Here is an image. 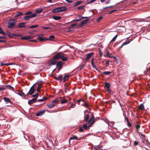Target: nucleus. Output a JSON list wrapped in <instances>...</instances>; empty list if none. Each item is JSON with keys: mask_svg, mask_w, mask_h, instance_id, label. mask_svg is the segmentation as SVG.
<instances>
[{"mask_svg": "<svg viewBox=\"0 0 150 150\" xmlns=\"http://www.w3.org/2000/svg\"><path fill=\"white\" fill-rule=\"evenodd\" d=\"M16 22V20L14 19L9 20L7 23L8 28L10 29L14 28Z\"/></svg>", "mask_w": 150, "mask_h": 150, "instance_id": "nucleus-1", "label": "nucleus"}, {"mask_svg": "<svg viewBox=\"0 0 150 150\" xmlns=\"http://www.w3.org/2000/svg\"><path fill=\"white\" fill-rule=\"evenodd\" d=\"M67 8L65 6L60 7L54 9L52 11L54 13H58L67 10Z\"/></svg>", "mask_w": 150, "mask_h": 150, "instance_id": "nucleus-2", "label": "nucleus"}, {"mask_svg": "<svg viewBox=\"0 0 150 150\" xmlns=\"http://www.w3.org/2000/svg\"><path fill=\"white\" fill-rule=\"evenodd\" d=\"M37 15V13L35 12L32 14L30 15H28L24 17V19L26 20H28L30 19L34 18Z\"/></svg>", "mask_w": 150, "mask_h": 150, "instance_id": "nucleus-3", "label": "nucleus"}, {"mask_svg": "<svg viewBox=\"0 0 150 150\" xmlns=\"http://www.w3.org/2000/svg\"><path fill=\"white\" fill-rule=\"evenodd\" d=\"M62 55V54L61 52H58L54 56L53 59L54 60H58L59 58H61Z\"/></svg>", "mask_w": 150, "mask_h": 150, "instance_id": "nucleus-4", "label": "nucleus"}, {"mask_svg": "<svg viewBox=\"0 0 150 150\" xmlns=\"http://www.w3.org/2000/svg\"><path fill=\"white\" fill-rule=\"evenodd\" d=\"M94 54L93 52H91L86 54V57L85 58V61H87Z\"/></svg>", "mask_w": 150, "mask_h": 150, "instance_id": "nucleus-5", "label": "nucleus"}, {"mask_svg": "<svg viewBox=\"0 0 150 150\" xmlns=\"http://www.w3.org/2000/svg\"><path fill=\"white\" fill-rule=\"evenodd\" d=\"M89 19H86L84 20L81 22V24L79 25V26H82L83 25L87 23L89 21Z\"/></svg>", "mask_w": 150, "mask_h": 150, "instance_id": "nucleus-6", "label": "nucleus"}, {"mask_svg": "<svg viewBox=\"0 0 150 150\" xmlns=\"http://www.w3.org/2000/svg\"><path fill=\"white\" fill-rule=\"evenodd\" d=\"M26 23H21L18 24L17 25V26L19 28H25V26L24 25Z\"/></svg>", "mask_w": 150, "mask_h": 150, "instance_id": "nucleus-7", "label": "nucleus"}, {"mask_svg": "<svg viewBox=\"0 0 150 150\" xmlns=\"http://www.w3.org/2000/svg\"><path fill=\"white\" fill-rule=\"evenodd\" d=\"M38 98H35L32 99L31 100H29L28 102V103L30 105L33 103Z\"/></svg>", "mask_w": 150, "mask_h": 150, "instance_id": "nucleus-8", "label": "nucleus"}, {"mask_svg": "<svg viewBox=\"0 0 150 150\" xmlns=\"http://www.w3.org/2000/svg\"><path fill=\"white\" fill-rule=\"evenodd\" d=\"M132 40V39H131V40H129L127 42H123V43L122 44V45H121V46L119 47V48L121 49V48H122V47L124 45H126L129 44V43Z\"/></svg>", "mask_w": 150, "mask_h": 150, "instance_id": "nucleus-9", "label": "nucleus"}, {"mask_svg": "<svg viewBox=\"0 0 150 150\" xmlns=\"http://www.w3.org/2000/svg\"><path fill=\"white\" fill-rule=\"evenodd\" d=\"M55 38V37L53 35H51L49 36V38L46 39L47 40H49L50 41H53L54 40V39Z\"/></svg>", "mask_w": 150, "mask_h": 150, "instance_id": "nucleus-10", "label": "nucleus"}, {"mask_svg": "<svg viewBox=\"0 0 150 150\" xmlns=\"http://www.w3.org/2000/svg\"><path fill=\"white\" fill-rule=\"evenodd\" d=\"M45 111L44 110L41 111L37 112L36 114V115L38 117L41 116L44 113Z\"/></svg>", "mask_w": 150, "mask_h": 150, "instance_id": "nucleus-11", "label": "nucleus"}, {"mask_svg": "<svg viewBox=\"0 0 150 150\" xmlns=\"http://www.w3.org/2000/svg\"><path fill=\"white\" fill-rule=\"evenodd\" d=\"M82 138L81 137H80V139H79L77 137L76 135H74L72 137H71L69 139V141L70 140H72L73 139H76L77 140H80L81 139V138Z\"/></svg>", "mask_w": 150, "mask_h": 150, "instance_id": "nucleus-12", "label": "nucleus"}, {"mask_svg": "<svg viewBox=\"0 0 150 150\" xmlns=\"http://www.w3.org/2000/svg\"><path fill=\"white\" fill-rule=\"evenodd\" d=\"M35 91V89H33V90H32L31 91H30V90H29V92L27 93V95H32L33 93H34V92Z\"/></svg>", "mask_w": 150, "mask_h": 150, "instance_id": "nucleus-13", "label": "nucleus"}, {"mask_svg": "<svg viewBox=\"0 0 150 150\" xmlns=\"http://www.w3.org/2000/svg\"><path fill=\"white\" fill-rule=\"evenodd\" d=\"M94 58H92L91 60V64L92 67L94 69H96V66L94 65Z\"/></svg>", "mask_w": 150, "mask_h": 150, "instance_id": "nucleus-14", "label": "nucleus"}, {"mask_svg": "<svg viewBox=\"0 0 150 150\" xmlns=\"http://www.w3.org/2000/svg\"><path fill=\"white\" fill-rule=\"evenodd\" d=\"M101 146L99 145L95 146L94 147V150H101Z\"/></svg>", "mask_w": 150, "mask_h": 150, "instance_id": "nucleus-15", "label": "nucleus"}, {"mask_svg": "<svg viewBox=\"0 0 150 150\" xmlns=\"http://www.w3.org/2000/svg\"><path fill=\"white\" fill-rule=\"evenodd\" d=\"M70 75H65L63 77V81L64 82L68 80L69 77L70 76Z\"/></svg>", "mask_w": 150, "mask_h": 150, "instance_id": "nucleus-16", "label": "nucleus"}, {"mask_svg": "<svg viewBox=\"0 0 150 150\" xmlns=\"http://www.w3.org/2000/svg\"><path fill=\"white\" fill-rule=\"evenodd\" d=\"M31 38L30 36H25L21 38L22 40H28Z\"/></svg>", "mask_w": 150, "mask_h": 150, "instance_id": "nucleus-17", "label": "nucleus"}, {"mask_svg": "<svg viewBox=\"0 0 150 150\" xmlns=\"http://www.w3.org/2000/svg\"><path fill=\"white\" fill-rule=\"evenodd\" d=\"M38 39L40 41H43L45 40H47L46 39L47 38H43L42 37L38 36Z\"/></svg>", "mask_w": 150, "mask_h": 150, "instance_id": "nucleus-18", "label": "nucleus"}, {"mask_svg": "<svg viewBox=\"0 0 150 150\" xmlns=\"http://www.w3.org/2000/svg\"><path fill=\"white\" fill-rule=\"evenodd\" d=\"M53 18L55 20H59L61 18V17L59 16H54L53 17Z\"/></svg>", "mask_w": 150, "mask_h": 150, "instance_id": "nucleus-19", "label": "nucleus"}, {"mask_svg": "<svg viewBox=\"0 0 150 150\" xmlns=\"http://www.w3.org/2000/svg\"><path fill=\"white\" fill-rule=\"evenodd\" d=\"M55 105L52 103H51L47 105V107L50 109H51Z\"/></svg>", "mask_w": 150, "mask_h": 150, "instance_id": "nucleus-20", "label": "nucleus"}, {"mask_svg": "<svg viewBox=\"0 0 150 150\" xmlns=\"http://www.w3.org/2000/svg\"><path fill=\"white\" fill-rule=\"evenodd\" d=\"M63 63L61 61H59L56 64L57 66L58 67H62Z\"/></svg>", "mask_w": 150, "mask_h": 150, "instance_id": "nucleus-21", "label": "nucleus"}, {"mask_svg": "<svg viewBox=\"0 0 150 150\" xmlns=\"http://www.w3.org/2000/svg\"><path fill=\"white\" fill-rule=\"evenodd\" d=\"M53 58L51 60V62L50 63V65H55L56 63V61H55Z\"/></svg>", "mask_w": 150, "mask_h": 150, "instance_id": "nucleus-22", "label": "nucleus"}, {"mask_svg": "<svg viewBox=\"0 0 150 150\" xmlns=\"http://www.w3.org/2000/svg\"><path fill=\"white\" fill-rule=\"evenodd\" d=\"M4 100L6 102L9 103H10L11 102V101L9 98H7L6 97H4Z\"/></svg>", "mask_w": 150, "mask_h": 150, "instance_id": "nucleus-23", "label": "nucleus"}, {"mask_svg": "<svg viewBox=\"0 0 150 150\" xmlns=\"http://www.w3.org/2000/svg\"><path fill=\"white\" fill-rule=\"evenodd\" d=\"M18 95L20 96H23L24 97H26L27 96V94L25 95L23 92H21L20 93H16Z\"/></svg>", "mask_w": 150, "mask_h": 150, "instance_id": "nucleus-24", "label": "nucleus"}, {"mask_svg": "<svg viewBox=\"0 0 150 150\" xmlns=\"http://www.w3.org/2000/svg\"><path fill=\"white\" fill-rule=\"evenodd\" d=\"M43 11V9L42 8H38V9H36V13H41Z\"/></svg>", "mask_w": 150, "mask_h": 150, "instance_id": "nucleus-25", "label": "nucleus"}, {"mask_svg": "<svg viewBox=\"0 0 150 150\" xmlns=\"http://www.w3.org/2000/svg\"><path fill=\"white\" fill-rule=\"evenodd\" d=\"M144 106L142 103L139 106V109L141 110H144Z\"/></svg>", "mask_w": 150, "mask_h": 150, "instance_id": "nucleus-26", "label": "nucleus"}, {"mask_svg": "<svg viewBox=\"0 0 150 150\" xmlns=\"http://www.w3.org/2000/svg\"><path fill=\"white\" fill-rule=\"evenodd\" d=\"M65 87L64 88L65 92L67 93V91H69V88L68 86L66 85V84H65Z\"/></svg>", "mask_w": 150, "mask_h": 150, "instance_id": "nucleus-27", "label": "nucleus"}, {"mask_svg": "<svg viewBox=\"0 0 150 150\" xmlns=\"http://www.w3.org/2000/svg\"><path fill=\"white\" fill-rule=\"evenodd\" d=\"M105 86L107 89H108L110 87V85L109 83L106 82L105 83Z\"/></svg>", "mask_w": 150, "mask_h": 150, "instance_id": "nucleus-28", "label": "nucleus"}, {"mask_svg": "<svg viewBox=\"0 0 150 150\" xmlns=\"http://www.w3.org/2000/svg\"><path fill=\"white\" fill-rule=\"evenodd\" d=\"M23 14V13L21 12H18V13H16V15L15 16V18L18 17L20 16H21V15H22Z\"/></svg>", "mask_w": 150, "mask_h": 150, "instance_id": "nucleus-29", "label": "nucleus"}, {"mask_svg": "<svg viewBox=\"0 0 150 150\" xmlns=\"http://www.w3.org/2000/svg\"><path fill=\"white\" fill-rule=\"evenodd\" d=\"M0 33L4 35H6V33L3 31L1 27H0Z\"/></svg>", "mask_w": 150, "mask_h": 150, "instance_id": "nucleus-30", "label": "nucleus"}, {"mask_svg": "<svg viewBox=\"0 0 150 150\" xmlns=\"http://www.w3.org/2000/svg\"><path fill=\"white\" fill-rule=\"evenodd\" d=\"M42 84L41 83H39L38 85V87L37 89V91L38 92H39L40 91V89L41 88Z\"/></svg>", "mask_w": 150, "mask_h": 150, "instance_id": "nucleus-31", "label": "nucleus"}, {"mask_svg": "<svg viewBox=\"0 0 150 150\" xmlns=\"http://www.w3.org/2000/svg\"><path fill=\"white\" fill-rule=\"evenodd\" d=\"M63 77L62 75H59L58 77H57V80L61 81Z\"/></svg>", "mask_w": 150, "mask_h": 150, "instance_id": "nucleus-32", "label": "nucleus"}, {"mask_svg": "<svg viewBox=\"0 0 150 150\" xmlns=\"http://www.w3.org/2000/svg\"><path fill=\"white\" fill-rule=\"evenodd\" d=\"M89 115L88 114H87L86 115V117H84L85 120L86 122H88V119L89 118Z\"/></svg>", "mask_w": 150, "mask_h": 150, "instance_id": "nucleus-33", "label": "nucleus"}, {"mask_svg": "<svg viewBox=\"0 0 150 150\" xmlns=\"http://www.w3.org/2000/svg\"><path fill=\"white\" fill-rule=\"evenodd\" d=\"M82 3L81 1H79L76 2L74 4V7L78 5H79Z\"/></svg>", "mask_w": 150, "mask_h": 150, "instance_id": "nucleus-34", "label": "nucleus"}, {"mask_svg": "<svg viewBox=\"0 0 150 150\" xmlns=\"http://www.w3.org/2000/svg\"><path fill=\"white\" fill-rule=\"evenodd\" d=\"M61 58L62 59V60L63 61H65L67 60V59L66 57L63 56L62 55Z\"/></svg>", "mask_w": 150, "mask_h": 150, "instance_id": "nucleus-35", "label": "nucleus"}, {"mask_svg": "<svg viewBox=\"0 0 150 150\" xmlns=\"http://www.w3.org/2000/svg\"><path fill=\"white\" fill-rule=\"evenodd\" d=\"M91 115H92V117L88 121V123L90 122H91V121H92L93 120H94V117L93 115V114H92Z\"/></svg>", "mask_w": 150, "mask_h": 150, "instance_id": "nucleus-36", "label": "nucleus"}, {"mask_svg": "<svg viewBox=\"0 0 150 150\" xmlns=\"http://www.w3.org/2000/svg\"><path fill=\"white\" fill-rule=\"evenodd\" d=\"M111 72L108 71H105L103 72V73L106 75H108L110 74Z\"/></svg>", "mask_w": 150, "mask_h": 150, "instance_id": "nucleus-37", "label": "nucleus"}, {"mask_svg": "<svg viewBox=\"0 0 150 150\" xmlns=\"http://www.w3.org/2000/svg\"><path fill=\"white\" fill-rule=\"evenodd\" d=\"M32 13V11H29L25 13H24V14L26 15H30V14H31Z\"/></svg>", "mask_w": 150, "mask_h": 150, "instance_id": "nucleus-38", "label": "nucleus"}, {"mask_svg": "<svg viewBox=\"0 0 150 150\" xmlns=\"http://www.w3.org/2000/svg\"><path fill=\"white\" fill-rule=\"evenodd\" d=\"M38 25H34L30 26L29 28H33L38 27Z\"/></svg>", "mask_w": 150, "mask_h": 150, "instance_id": "nucleus-39", "label": "nucleus"}, {"mask_svg": "<svg viewBox=\"0 0 150 150\" xmlns=\"http://www.w3.org/2000/svg\"><path fill=\"white\" fill-rule=\"evenodd\" d=\"M88 17H83V16L81 17V16H80L79 18V21H80L82 20V19H83L87 18Z\"/></svg>", "mask_w": 150, "mask_h": 150, "instance_id": "nucleus-40", "label": "nucleus"}, {"mask_svg": "<svg viewBox=\"0 0 150 150\" xmlns=\"http://www.w3.org/2000/svg\"><path fill=\"white\" fill-rule=\"evenodd\" d=\"M59 101L58 99H55L52 101V103L54 104V103H58Z\"/></svg>", "mask_w": 150, "mask_h": 150, "instance_id": "nucleus-41", "label": "nucleus"}, {"mask_svg": "<svg viewBox=\"0 0 150 150\" xmlns=\"http://www.w3.org/2000/svg\"><path fill=\"white\" fill-rule=\"evenodd\" d=\"M67 100L64 99L61 101V103L62 104H64L67 103Z\"/></svg>", "mask_w": 150, "mask_h": 150, "instance_id": "nucleus-42", "label": "nucleus"}, {"mask_svg": "<svg viewBox=\"0 0 150 150\" xmlns=\"http://www.w3.org/2000/svg\"><path fill=\"white\" fill-rule=\"evenodd\" d=\"M117 35H116L112 39V40L111 41V42H112L114 41L117 38Z\"/></svg>", "mask_w": 150, "mask_h": 150, "instance_id": "nucleus-43", "label": "nucleus"}, {"mask_svg": "<svg viewBox=\"0 0 150 150\" xmlns=\"http://www.w3.org/2000/svg\"><path fill=\"white\" fill-rule=\"evenodd\" d=\"M13 33H12V34H11L9 33H6V35H7L9 38H12L13 36V35L12 34Z\"/></svg>", "mask_w": 150, "mask_h": 150, "instance_id": "nucleus-44", "label": "nucleus"}, {"mask_svg": "<svg viewBox=\"0 0 150 150\" xmlns=\"http://www.w3.org/2000/svg\"><path fill=\"white\" fill-rule=\"evenodd\" d=\"M42 28L43 29H51V28L50 27H44L42 26Z\"/></svg>", "mask_w": 150, "mask_h": 150, "instance_id": "nucleus-45", "label": "nucleus"}, {"mask_svg": "<svg viewBox=\"0 0 150 150\" xmlns=\"http://www.w3.org/2000/svg\"><path fill=\"white\" fill-rule=\"evenodd\" d=\"M96 0H91L90 1H89L87 2V4H89L92 3L95 1Z\"/></svg>", "mask_w": 150, "mask_h": 150, "instance_id": "nucleus-46", "label": "nucleus"}, {"mask_svg": "<svg viewBox=\"0 0 150 150\" xmlns=\"http://www.w3.org/2000/svg\"><path fill=\"white\" fill-rule=\"evenodd\" d=\"M88 126L86 124H84L83 126L82 127L83 128V129H86L88 128Z\"/></svg>", "mask_w": 150, "mask_h": 150, "instance_id": "nucleus-47", "label": "nucleus"}, {"mask_svg": "<svg viewBox=\"0 0 150 150\" xmlns=\"http://www.w3.org/2000/svg\"><path fill=\"white\" fill-rule=\"evenodd\" d=\"M103 18V17L102 16L100 17L97 20V21L98 22L100 21Z\"/></svg>", "mask_w": 150, "mask_h": 150, "instance_id": "nucleus-48", "label": "nucleus"}, {"mask_svg": "<svg viewBox=\"0 0 150 150\" xmlns=\"http://www.w3.org/2000/svg\"><path fill=\"white\" fill-rule=\"evenodd\" d=\"M85 7V6H80L77 7V8L78 10H80L81 9H83V8Z\"/></svg>", "mask_w": 150, "mask_h": 150, "instance_id": "nucleus-49", "label": "nucleus"}, {"mask_svg": "<svg viewBox=\"0 0 150 150\" xmlns=\"http://www.w3.org/2000/svg\"><path fill=\"white\" fill-rule=\"evenodd\" d=\"M38 95H39L38 93H36L34 95H32V96L33 97H34L35 98H36V97L38 98Z\"/></svg>", "mask_w": 150, "mask_h": 150, "instance_id": "nucleus-50", "label": "nucleus"}, {"mask_svg": "<svg viewBox=\"0 0 150 150\" xmlns=\"http://www.w3.org/2000/svg\"><path fill=\"white\" fill-rule=\"evenodd\" d=\"M95 122V120H93L91 123L89 125V127H88V129H89V127H91L93 125V124Z\"/></svg>", "mask_w": 150, "mask_h": 150, "instance_id": "nucleus-51", "label": "nucleus"}, {"mask_svg": "<svg viewBox=\"0 0 150 150\" xmlns=\"http://www.w3.org/2000/svg\"><path fill=\"white\" fill-rule=\"evenodd\" d=\"M117 11V10H116V9L113 10H112L109 11L108 12V13L109 14H111L112 13H113V12H115V11Z\"/></svg>", "mask_w": 150, "mask_h": 150, "instance_id": "nucleus-52", "label": "nucleus"}, {"mask_svg": "<svg viewBox=\"0 0 150 150\" xmlns=\"http://www.w3.org/2000/svg\"><path fill=\"white\" fill-rule=\"evenodd\" d=\"M82 105L87 108H88L89 107V106L86 103H84Z\"/></svg>", "mask_w": 150, "mask_h": 150, "instance_id": "nucleus-53", "label": "nucleus"}, {"mask_svg": "<svg viewBox=\"0 0 150 150\" xmlns=\"http://www.w3.org/2000/svg\"><path fill=\"white\" fill-rule=\"evenodd\" d=\"M84 131L83 128L82 127H81L79 130V132H82Z\"/></svg>", "mask_w": 150, "mask_h": 150, "instance_id": "nucleus-54", "label": "nucleus"}, {"mask_svg": "<svg viewBox=\"0 0 150 150\" xmlns=\"http://www.w3.org/2000/svg\"><path fill=\"white\" fill-rule=\"evenodd\" d=\"M14 64H14L13 63L5 64V65H14Z\"/></svg>", "mask_w": 150, "mask_h": 150, "instance_id": "nucleus-55", "label": "nucleus"}, {"mask_svg": "<svg viewBox=\"0 0 150 150\" xmlns=\"http://www.w3.org/2000/svg\"><path fill=\"white\" fill-rule=\"evenodd\" d=\"M36 83H35L34 84H33L32 87L30 88V91H31L32 90H33V89H35L34 88V86L35 84Z\"/></svg>", "mask_w": 150, "mask_h": 150, "instance_id": "nucleus-56", "label": "nucleus"}, {"mask_svg": "<svg viewBox=\"0 0 150 150\" xmlns=\"http://www.w3.org/2000/svg\"><path fill=\"white\" fill-rule=\"evenodd\" d=\"M12 34L13 35V36H21L22 35L21 34H16L14 33H12Z\"/></svg>", "mask_w": 150, "mask_h": 150, "instance_id": "nucleus-57", "label": "nucleus"}, {"mask_svg": "<svg viewBox=\"0 0 150 150\" xmlns=\"http://www.w3.org/2000/svg\"><path fill=\"white\" fill-rule=\"evenodd\" d=\"M139 134V135H140V134L141 136L143 138H145V136L144 134H143L141 133H140Z\"/></svg>", "mask_w": 150, "mask_h": 150, "instance_id": "nucleus-58", "label": "nucleus"}, {"mask_svg": "<svg viewBox=\"0 0 150 150\" xmlns=\"http://www.w3.org/2000/svg\"><path fill=\"white\" fill-rule=\"evenodd\" d=\"M127 125L129 127H131L132 126V125L130 123L129 121H128V122H127Z\"/></svg>", "mask_w": 150, "mask_h": 150, "instance_id": "nucleus-59", "label": "nucleus"}, {"mask_svg": "<svg viewBox=\"0 0 150 150\" xmlns=\"http://www.w3.org/2000/svg\"><path fill=\"white\" fill-rule=\"evenodd\" d=\"M106 61L107 62L106 63V65L107 66L109 65V62H110V60H108L107 61V60H106Z\"/></svg>", "mask_w": 150, "mask_h": 150, "instance_id": "nucleus-60", "label": "nucleus"}, {"mask_svg": "<svg viewBox=\"0 0 150 150\" xmlns=\"http://www.w3.org/2000/svg\"><path fill=\"white\" fill-rule=\"evenodd\" d=\"M6 86L7 87H10V88H11V90H13V89H14V88L13 87H12L11 86V85H8Z\"/></svg>", "mask_w": 150, "mask_h": 150, "instance_id": "nucleus-61", "label": "nucleus"}, {"mask_svg": "<svg viewBox=\"0 0 150 150\" xmlns=\"http://www.w3.org/2000/svg\"><path fill=\"white\" fill-rule=\"evenodd\" d=\"M6 89V88L4 87H0V92L2 90H4Z\"/></svg>", "mask_w": 150, "mask_h": 150, "instance_id": "nucleus-62", "label": "nucleus"}, {"mask_svg": "<svg viewBox=\"0 0 150 150\" xmlns=\"http://www.w3.org/2000/svg\"><path fill=\"white\" fill-rule=\"evenodd\" d=\"M138 142L136 141H135L134 142V145H137L138 144Z\"/></svg>", "mask_w": 150, "mask_h": 150, "instance_id": "nucleus-63", "label": "nucleus"}, {"mask_svg": "<svg viewBox=\"0 0 150 150\" xmlns=\"http://www.w3.org/2000/svg\"><path fill=\"white\" fill-rule=\"evenodd\" d=\"M136 127L137 128V129H138L140 127V126L139 125H136Z\"/></svg>", "mask_w": 150, "mask_h": 150, "instance_id": "nucleus-64", "label": "nucleus"}]
</instances>
